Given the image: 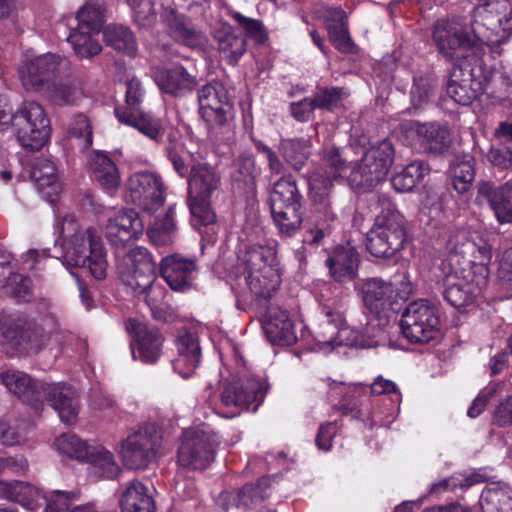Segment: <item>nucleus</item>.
I'll return each instance as SVG.
<instances>
[{
  "instance_id": "f257e3e1",
  "label": "nucleus",
  "mask_w": 512,
  "mask_h": 512,
  "mask_svg": "<svg viewBox=\"0 0 512 512\" xmlns=\"http://www.w3.org/2000/svg\"><path fill=\"white\" fill-rule=\"evenodd\" d=\"M495 237L481 235L465 243L471 253L468 267L454 270L444 279L443 296L451 306L460 309L470 305L486 288Z\"/></svg>"
},
{
  "instance_id": "f03ea898",
  "label": "nucleus",
  "mask_w": 512,
  "mask_h": 512,
  "mask_svg": "<svg viewBox=\"0 0 512 512\" xmlns=\"http://www.w3.org/2000/svg\"><path fill=\"white\" fill-rule=\"evenodd\" d=\"M7 389L38 410L42 406V393L51 407L57 411L62 422L71 424L79 413L77 391L65 383L41 384L38 386L32 378L21 371L8 370L0 374Z\"/></svg>"
},
{
  "instance_id": "7ed1b4c3",
  "label": "nucleus",
  "mask_w": 512,
  "mask_h": 512,
  "mask_svg": "<svg viewBox=\"0 0 512 512\" xmlns=\"http://www.w3.org/2000/svg\"><path fill=\"white\" fill-rule=\"evenodd\" d=\"M9 126L14 128L17 140L25 149H41L51 135L50 120L43 107L28 101L12 114L0 105V132Z\"/></svg>"
},
{
  "instance_id": "20e7f679",
  "label": "nucleus",
  "mask_w": 512,
  "mask_h": 512,
  "mask_svg": "<svg viewBox=\"0 0 512 512\" xmlns=\"http://www.w3.org/2000/svg\"><path fill=\"white\" fill-rule=\"evenodd\" d=\"M243 262L250 291L258 298L272 297L281 283L275 245L250 246L245 252Z\"/></svg>"
},
{
  "instance_id": "39448f33",
  "label": "nucleus",
  "mask_w": 512,
  "mask_h": 512,
  "mask_svg": "<svg viewBox=\"0 0 512 512\" xmlns=\"http://www.w3.org/2000/svg\"><path fill=\"white\" fill-rule=\"evenodd\" d=\"M475 36L500 53L512 32V7L508 0H487L474 9Z\"/></svg>"
},
{
  "instance_id": "423d86ee",
  "label": "nucleus",
  "mask_w": 512,
  "mask_h": 512,
  "mask_svg": "<svg viewBox=\"0 0 512 512\" xmlns=\"http://www.w3.org/2000/svg\"><path fill=\"white\" fill-rule=\"evenodd\" d=\"M129 198L140 207L143 213L155 216L154 224H174L176 207L169 206L163 213L158 211L165 201V187L159 175L153 172L140 171L128 180Z\"/></svg>"
},
{
  "instance_id": "0eeeda50",
  "label": "nucleus",
  "mask_w": 512,
  "mask_h": 512,
  "mask_svg": "<svg viewBox=\"0 0 512 512\" xmlns=\"http://www.w3.org/2000/svg\"><path fill=\"white\" fill-rule=\"evenodd\" d=\"M323 313L325 319L321 323L319 343L331 348L336 346L372 348L378 345V338L383 333L380 325L369 322L363 331H360L348 326L340 312L324 307Z\"/></svg>"
},
{
  "instance_id": "6e6552de",
  "label": "nucleus",
  "mask_w": 512,
  "mask_h": 512,
  "mask_svg": "<svg viewBox=\"0 0 512 512\" xmlns=\"http://www.w3.org/2000/svg\"><path fill=\"white\" fill-rule=\"evenodd\" d=\"M61 338L60 331H47L37 324L23 326L10 315L0 317V346L7 352L17 350L37 354L50 342L58 344Z\"/></svg>"
},
{
  "instance_id": "1a4fd4ad",
  "label": "nucleus",
  "mask_w": 512,
  "mask_h": 512,
  "mask_svg": "<svg viewBox=\"0 0 512 512\" xmlns=\"http://www.w3.org/2000/svg\"><path fill=\"white\" fill-rule=\"evenodd\" d=\"M220 438L205 424L185 429L177 449V464L188 470H204L215 459Z\"/></svg>"
},
{
  "instance_id": "9d476101",
  "label": "nucleus",
  "mask_w": 512,
  "mask_h": 512,
  "mask_svg": "<svg viewBox=\"0 0 512 512\" xmlns=\"http://www.w3.org/2000/svg\"><path fill=\"white\" fill-rule=\"evenodd\" d=\"M347 170V162L337 148L328 149L323 157V166L315 171L309 181L310 198L316 211L323 215L321 221L335 220L331 210L330 196L333 182L342 178Z\"/></svg>"
},
{
  "instance_id": "9b49d317",
  "label": "nucleus",
  "mask_w": 512,
  "mask_h": 512,
  "mask_svg": "<svg viewBox=\"0 0 512 512\" xmlns=\"http://www.w3.org/2000/svg\"><path fill=\"white\" fill-rule=\"evenodd\" d=\"M394 159L391 142L383 140L373 145L352 168L348 176L349 186L357 192L374 189L388 174Z\"/></svg>"
},
{
  "instance_id": "f8f14e48",
  "label": "nucleus",
  "mask_w": 512,
  "mask_h": 512,
  "mask_svg": "<svg viewBox=\"0 0 512 512\" xmlns=\"http://www.w3.org/2000/svg\"><path fill=\"white\" fill-rule=\"evenodd\" d=\"M199 112L213 135L232 132L233 104L228 90L220 82H211L198 90Z\"/></svg>"
},
{
  "instance_id": "ddd939ff",
  "label": "nucleus",
  "mask_w": 512,
  "mask_h": 512,
  "mask_svg": "<svg viewBox=\"0 0 512 512\" xmlns=\"http://www.w3.org/2000/svg\"><path fill=\"white\" fill-rule=\"evenodd\" d=\"M145 91L138 79L126 83L125 107L115 108V116L122 124L136 128L149 139L158 141L163 135L161 121L141 109Z\"/></svg>"
},
{
  "instance_id": "4468645a",
  "label": "nucleus",
  "mask_w": 512,
  "mask_h": 512,
  "mask_svg": "<svg viewBox=\"0 0 512 512\" xmlns=\"http://www.w3.org/2000/svg\"><path fill=\"white\" fill-rule=\"evenodd\" d=\"M69 71V60L54 53L23 61L18 69L21 83L27 91L44 90L54 78L65 76Z\"/></svg>"
},
{
  "instance_id": "2eb2a0df",
  "label": "nucleus",
  "mask_w": 512,
  "mask_h": 512,
  "mask_svg": "<svg viewBox=\"0 0 512 512\" xmlns=\"http://www.w3.org/2000/svg\"><path fill=\"white\" fill-rule=\"evenodd\" d=\"M432 42L437 51L449 60L467 58L475 44V37L461 23L438 19L431 28Z\"/></svg>"
},
{
  "instance_id": "dca6fc26",
  "label": "nucleus",
  "mask_w": 512,
  "mask_h": 512,
  "mask_svg": "<svg viewBox=\"0 0 512 512\" xmlns=\"http://www.w3.org/2000/svg\"><path fill=\"white\" fill-rule=\"evenodd\" d=\"M487 82L481 67L465 60L452 67L446 91L456 103L466 106L483 93Z\"/></svg>"
},
{
  "instance_id": "f3484780",
  "label": "nucleus",
  "mask_w": 512,
  "mask_h": 512,
  "mask_svg": "<svg viewBox=\"0 0 512 512\" xmlns=\"http://www.w3.org/2000/svg\"><path fill=\"white\" fill-rule=\"evenodd\" d=\"M438 326L435 308L423 300L410 303L400 321L402 334L411 343L429 342L435 337Z\"/></svg>"
},
{
  "instance_id": "a211bd4d",
  "label": "nucleus",
  "mask_w": 512,
  "mask_h": 512,
  "mask_svg": "<svg viewBox=\"0 0 512 512\" xmlns=\"http://www.w3.org/2000/svg\"><path fill=\"white\" fill-rule=\"evenodd\" d=\"M161 445L162 437L154 426L142 427L122 442L123 462L131 469H144L155 459Z\"/></svg>"
},
{
  "instance_id": "6ab92c4d",
  "label": "nucleus",
  "mask_w": 512,
  "mask_h": 512,
  "mask_svg": "<svg viewBox=\"0 0 512 512\" xmlns=\"http://www.w3.org/2000/svg\"><path fill=\"white\" fill-rule=\"evenodd\" d=\"M266 393L263 379L243 374L233 376L227 381L221 393V401L225 406H237L241 409L256 411Z\"/></svg>"
},
{
  "instance_id": "aec40b11",
  "label": "nucleus",
  "mask_w": 512,
  "mask_h": 512,
  "mask_svg": "<svg viewBox=\"0 0 512 512\" xmlns=\"http://www.w3.org/2000/svg\"><path fill=\"white\" fill-rule=\"evenodd\" d=\"M301 200L295 180L291 176L278 179L273 185L271 195V214L276 224L290 221V224H300Z\"/></svg>"
},
{
  "instance_id": "412c9836",
  "label": "nucleus",
  "mask_w": 512,
  "mask_h": 512,
  "mask_svg": "<svg viewBox=\"0 0 512 512\" xmlns=\"http://www.w3.org/2000/svg\"><path fill=\"white\" fill-rule=\"evenodd\" d=\"M122 282L132 287H147L156 278V263L144 247L131 249L117 265Z\"/></svg>"
},
{
  "instance_id": "4be33fe9",
  "label": "nucleus",
  "mask_w": 512,
  "mask_h": 512,
  "mask_svg": "<svg viewBox=\"0 0 512 512\" xmlns=\"http://www.w3.org/2000/svg\"><path fill=\"white\" fill-rule=\"evenodd\" d=\"M70 243L77 254V264L87 265L91 274L96 279L106 276L107 261L100 237L94 229L89 227L85 233H75L71 236Z\"/></svg>"
},
{
  "instance_id": "5701e85b",
  "label": "nucleus",
  "mask_w": 512,
  "mask_h": 512,
  "mask_svg": "<svg viewBox=\"0 0 512 512\" xmlns=\"http://www.w3.org/2000/svg\"><path fill=\"white\" fill-rule=\"evenodd\" d=\"M361 294L365 307L378 318V325L384 326L397 310L392 285L378 278L366 279Z\"/></svg>"
},
{
  "instance_id": "b1692460",
  "label": "nucleus",
  "mask_w": 512,
  "mask_h": 512,
  "mask_svg": "<svg viewBox=\"0 0 512 512\" xmlns=\"http://www.w3.org/2000/svg\"><path fill=\"white\" fill-rule=\"evenodd\" d=\"M129 327L134 333V342L131 344L133 358L147 364L155 363L162 353V334L156 327L135 319L129 320Z\"/></svg>"
},
{
  "instance_id": "393cba45",
  "label": "nucleus",
  "mask_w": 512,
  "mask_h": 512,
  "mask_svg": "<svg viewBox=\"0 0 512 512\" xmlns=\"http://www.w3.org/2000/svg\"><path fill=\"white\" fill-rule=\"evenodd\" d=\"M405 241V226H374L366 233L367 250L375 257L394 255Z\"/></svg>"
},
{
  "instance_id": "a878e982",
  "label": "nucleus",
  "mask_w": 512,
  "mask_h": 512,
  "mask_svg": "<svg viewBox=\"0 0 512 512\" xmlns=\"http://www.w3.org/2000/svg\"><path fill=\"white\" fill-rule=\"evenodd\" d=\"M177 357L172 361L173 369L182 378L191 377L201 362V348L195 333L182 331L175 341Z\"/></svg>"
},
{
  "instance_id": "bb28decb",
  "label": "nucleus",
  "mask_w": 512,
  "mask_h": 512,
  "mask_svg": "<svg viewBox=\"0 0 512 512\" xmlns=\"http://www.w3.org/2000/svg\"><path fill=\"white\" fill-rule=\"evenodd\" d=\"M359 262V254L351 241H348L345 245L337 246L326 260L330 276L340 283L355 279Z\"/></svg>"
},
{
  "instance_id": "cd10ccee",
  "label": "nucleus",
  "mask_w": 512,
  "mask_h": 512,
  "mask_svg": "<svg viewBox=\"0 0 512 512\" xmlns=\"http://www.w3.org/2000/svg\"><path fill=\"white\" fill-rule=\"evenodd\" d=\"M196 264L191 259L170 255L162 259L160 272L163 279L175 291H185L191 286Z\"/></svg>"
},
{
  "instance_id": "c85d7f7f",
  "label": "nucleus",
  "mask_w": 512,
  "mask_h": 512,
  "mask_svg": "<svg viewBox=\"0 0 512 512\" xmlns=\"http://www.w3.org/2000/svg\"><path fill=\"white\" fill-rule=\"evenodd\" d=\"M153 78L159 89L172 96H181L196 86V78L189 74L182 65L170 68H157Z\"/></svg>"
},
{
  "instance_id": "c756f323",
  "label": "nucleus",
  "mask_w": 512,
  "mask_h": 512,
  "mask_svg": "<svg viewBox=\"0 0 512 512\" xmlns=\"http://www.w3.org/2000/svg\"><path fill=\"white\" fill-rule=\"evenodd\" d=\"M255 160L251 154H242L233 163L231 172L232 186L235 192L245 196L254 209L257 188L255 181Z\"/></svg>"
},
{
  "instance_id": "7c9ffc66",
  "label": "nucleus",
  "mask_w": 512,
  "mask_h": 512,
  "mask_svg": "<svg viewBox=\"0 0 512 512\" xmlns=\"http://www.w3.org/2000/svg\"><path fill=\"white\" fill-rule=\"evenodd\" d=\"M161 19L167 26L170 35L175 40L189 47L204 45V34L196 29L189 19L178 14L173 8L164 7L161 13Z\"/></svg>"
},
{
  "instance_id": "2f4dec72",
  "label": "nucleus",
  "mask_w": 512,
  "mask_h": 512,
  "mask_svg": "<svg viewBox=\"0 0 512 512\" xmlns=\"http://www.w3.org/2000/svg\"><path fill=\"white\" fill-rule=\"evenodd\" d=\"M30 176L43 198L53 202L61 191L54 163L45 157L37 158L32 163Z\"/></svg>"
},
{
  "instance_id": "473e14b6",
  "label": "nucleus",
  "mask_w": 512,
  "mask_h": 512,
  "mask_svg": "<svg viewBox=\"0 0 512 512\" xmlns=\"http://www.w3.org/2000/svg\"><path fill=\"white\" fill-rule=\"evenodd\" d=\"M219 185L220 176L211 165L207 163H197L191 167L188 179L189 197L211 198Z\"/></svg>"
},
{
  "instance_id": "72a5a7b5",
  "label": "nucleus",
  "mask_w": 512,
  "mask_h": 512,
  "mask_svg": "<svg viewBox=\"0 0 512 512\" xmlns=\"http://www.w3.org/2000/svg\"><path fill=\"white\" fill-rule=\"evenodd\" d=\"M152 490L139 480L130 481L120 499L121 511L156 512Z\"/></svg>"
},
{
  "instance_id": "f704fd0d",
  "label": "nucleus",
  "mask_w": 512,
  "mask_h": 512,
  "mask_svg": "<svg viewBox=\"0 0 512 512\" xmlns=\"http://www.w3.org/2000/svg\"><path fill=\"white\" fill-rule=\"evenodd\" d=\"M414 130L420 146L428 153L442 154L451 145V135L445 126L436 123H415Z\"/></svg>"
},
{
  "instance_id": "c9c22d12",
  "label": "nucleus",
  "mask_w": 512,
  "mask_h": 512,
  "mask_svg": "<svg viewBox=\"0 0 512 512\" xmlns=\"http://www.w3.org/2000/svg\"><path fill=\"white\" fill-rule=\"evenodd\" d=\"M264 330L274 344L291 345L297 340L292 320L287 311L280 308L269 310V318L264 325Z\"/></svg>"
},
{
  "instance_id": "e433bc0d",
  "label": "nucleus",
  "mask_w": 512,
  "mask_h": 512,
  "mask_svg": "<svg viewBox=\"0 0 512 512\" xmlns=\"http://www.w3.org/2000/svg\"><path fill=\"white\" fill-rule=\"evenodd\" d=\"M482 512H512V488L504 482H492L480 495Z\"/></svg>"
},
{
  "instance_id": "4c0bfd02",
  "label": "nucleus",
  "mask_w": 512,
  "mask_h": 512,
  "mask_svg": "<svg viewBox=\"0 0 512 512\" xmlns=\"http://www.w3.org/2000/svg\"><path fill=\"white\" fill-rule=\"evenodd\" d=\"M215 39L219 51L230 65H236L246 52L245 37L237 34L228 24H223L216 30Z\"/></svg>"
},
{
  "instance_id": "58836bf2",
  "label": "nucleus",
  "mask_w": 512,
  "mask_h": 512,
  "mask_svg": "<svg viewBox=\"0 0 512 512\" xmlns=\"http://www.w3.org/2000/svg\"><path fill=\"white\" fill-rule=\"evenodd\" d=\"M270 486V477H262L257 483L246 484L235 492L225 493L223 497L229 500L231 506L248 509L269 496Z\"/></svg>"
},
{
  "instance_id": "ea45409f",
  "label": "nucleus",
  "mask_w": 512,
  "mask_h": 512,
  "mask_svg": "<svg viewBox=\"0 0 512 512\" xmlns=\"http://www.w3.org/2000/svg\"><path fill=\"white\" fill-rule=\"evenodd\" d=\"M89 167L99 184L108 190L120 185V173L113 160L104 152L93 151L89 156Z\"/></svg>"
},
{
  "instance_id": "a19ab883",
  "label": "nucleus",
  "mask_w": 512,
  "mask_h": 512,
  "mask_svg": "<svg viewBox=\"0 0 512 512\" xmlns=\"http://www.w3.org/2000/svg\"><path fill=\"white\" fill-rule=\"evenodd\" d=\"M105 43L114 50L129 56L137 51V41L133 32L126 26L110 24L103 31Z\"/></svg>"
},
{
  "instance_id": "79ce46f5",
  "label": "nucleus",
  "mask_w": 512,
  "mask_h": 512,
  "mask_svg": "<svg viewBox=\"0 0 512 512\" xmlns=\"http://www.w3.org/2000/svg\"><path fill=\"white\" fill-rule=\"evenodd\" d=\"M96 35L98 33H92L89 30L76 27L70 32L67 40L78 57L88 59L102 51L101 44L95 38Z\"/></svg>"
},
{
  "instance_id": "37998d69",
  "label": "nucleus",
  "mask_w": 512,
  "mask_h": 512,
  "mask_svg": "<svg viewBox=\"0 0 512 512\" xmlns=\"http://www.w3.org/2000/svg\"><path fill=\"white\" fill-rule=\"evenodd\" d=\"M44 92L47 98L58 106L74 105L82 98V91L72 80L53 81L48 84Z\"/></svg>"
},
{
  "instance_id": "c03bdc74",
  "label": "nucleus",
  "mask_w": 512,
  "mask_h": 512,
  "mask_svg": "<svg viewBox=\"0 0 512 512\" xmlns=\"http://www.w3.org/2000/svg\"><path fill=\"white\" fill-rule=\"evenodd\" d=\"M429 167L423 161H413L393 175L391 184L398 192L411 191L427 174Z\"/></svg>"
},
{
  "instance_id": "a18cd8bd",
  "label": "nucleus",
  "mask_w": 512,
  "mask_h": 512,
  "mask_svg": "<svg viewBox=\"0 0 512 512\" xmlns=\"http://www.w3.org/2000/svg\"><path fill=\"white\" fill-rule=\"evenodd\" d=\"M475 178V160L471 155L456 158L451 167L452 186L458 193L467 192Z\"/></svg>"
},
{
  "instance_id": "49530a36",
  "label": "nucleus",
  "mask_w": 512,
  "mask_h": 512,
  "mask_svg": "<svg viewBox=\"0 0 512 512\" xmlns=\"http://www.w3.org/2000/svg\"><path fill=\"white\" fill-rule=\"evenodd\" d=\"M311 142L306 139H283L279 151L294 169L300 170L310 156Z\"/></svg>"
},
{
  "instance_id": "de8ad7c7",
  "label": "nucleus",
  "mask_w": 512,
  "mask_h": 512,
  "mask_svg": "<svg viewBox=\"0 0 512 512\" xmlns=\"http://www.w3.org/2000/svg\"><path fill=\"white\" fill-rule=\"evenodd\" d=\"M86 462L91 465L92 473L100 477L112 479L119 473L113 454L103 447H92Z\"/></svg>"
},
{
  "instance_id": "09e8293b",
  "label": "nucleus",
  "mask_w": 512,
  "mask_h": 512,
  "mask_svg": "<svg viewBox=\"0 0 512 512\" xmlns=\"http://www.w3.org/2000/svg\"><path fill=\"white\" fill-rule=\"evenodd\" d=\"M489 203L501 224L512 222V182H508L489 194Z\"/></svg>"
},
{
  "instance_id": "8fccbe9b",
  "label": "nucleus",
  "mask_w": 512,
  "mask_h": 512,
  "mask_svg": "<svg viewBox=\"0 0 512 512\" xmlns=\"http://www.w3.org/2000/svg\"><path fill=\"white\" fill-rule=\"evenodd\" d=\"M79 501V492L56 490L47 497V506L43 512H93L88 505L74 506Z\"/></svg>"
},
{
  "instance_id": "3c124183",
  "label": "nucleus",
  "mask_w": 512,
  "mask_h": 512,
  "mask_svg": "<svg viewBox=\"0 0 512 512\" xmlns=\"http://www.w3.org/2000/svg\"><path fill=\"white\" fill-rule=\"evenodd\" d=\"M104 11L103 5L98 1L86 2L77 13V27L99 33L105 21Z\"/></svg>"
},
{
  "instance_id": "603ef678",
  "label": "nucleus",
  "mask_w": 512,
  "mask_h": 512,
  "mask_svg": "<svg viewBox=\"0 0 512 512\" xmlns=\"http://www.w3.org/2000/svg\"><path fill=\"white\" fill-rule=\"evenodd\" d=\"M55 446L59 453L78 461H86L92 449V446L73 434L59 436L55 440Z\"/></svg>"
},
{
  "instance_id": "864d4df0",
  "label": "nucleus",
  "mask_w": 512,
  "mask_h": 512,
  "mask_svg": "<svg viewBox=\"0 0 512 512\" xmlns=\"http://www.w3.org/2000/svg\"><path fill=\"white\" fill-rule=\"evenodd\" d=\"M131 289L137 294L145 295V302L150 307L154 318L158 320H166L164 315V300L167 291L161 284L155 283L154 280L147 287H132Z\"/></svg>"
},
{
  "instance_id": "5fc2aeb1",
  "label": "nucleus",
  "mask_w": 512,
  "mask_h": 512,
  "mask_svg": "<svg viewBox=\"0 0 512 512\" xmlns=\"http://www.w3.org/2000/svg\"><path fill=\"white\" fill-rule=\"evenodd\" d=\"M55 490L43 494L38 488L24 482H16V493L14 502H18L27 510L34 511L42 505V501L47 504L49 497Z\"/></svg>"
},
{
  "instance_id": "6e6d98bb",
  "label": "nucleus",
  "mask_w": 512,
  "mask_h": 512,
  "mask_svg": "<svg viewBox=\"0 0 512 512\" xmlns=\"http://www.w3.org/2000/svg\"><path fill=\"white\" fill-rule=\"evenodd\" d=\"M106 237L116 247H125L143 235V226H106Z\"/></svg>"
},
{
  "instance_id": "4d7b16f0",
  "label": "nucleus",
  "mask_w": 512,
  "mask_h": 512,
  "mask_svg": "<svg viewBox=\"0 0 512 512\" xmlns=\"http://www.w3.org/2000/svg\"><path fill=\"white\" fill-rule=\"evenodd\" d=\"M479 482L477 474H455L447 479H443L431 485L430 494L440 495L445 491H456L458 488L467 489Z\"/></svg>"
},
{
  "instance_id": "13d9d810",
  "label": "nucleus",
  "mask_w": 512,
  "mask_h": 512,
  "mask_svg": "<svg viewBox=\"0 0 512 512\" xmlns=\"http://www.w3.org/2000/svg\"><path fill=\"white\" fill-rule=\"evenodd\" d=\"M188 205L192 217L200 224H213L215 215L210 208V198L208 197H189Z\"/></svg>"
},
{
  "instance_id": "bf43d9fd",
  "label": "nucleus",
  "mask_w": 512,
  "mask_h": 512,
  "mask_svg": "<svg viewBox=\"0 0 512 512\" xmlns=\"http://www.w3.org/2000/svg\"><path fill=\"white\" fill-rule=\"evenodd\" d=\"M370 390L373 395L391 396V402L394 404L393 411L398 409V404L402 399V395L395 382L384 378L382 375H379L370 384Z\"/></svg>"
},
{
  "instance_id": "052dcab7",
  "label": "nucleus",
  "mask_w": 512,
  "mask_h": 512,
  "mask_svg": "<svg viewBox=\"0 0 512 512\" xmlns=\"http://www.w3.org/2000/svg\"><path fill=\"white\" fill-rule=\"evenodd\" d=\"M233 20L245 31L246 35L258 42H263L266 38L263 23L260 20L249 18L240 12H232Z\"/></svg>"
},
{
  "instance_id": "680f3d73",
  "label": "nucleus",
  "mask_w": 512,
  "mask_h": 512,
  "mask_svg": "<svg viewBox=\"0 0 512 512\" xmlns=\"http://www.w3.org/2000/svg\"><path fill=\"white\" fill-rule=\"evenodd\" d=\"M6 292L24 301L29 300L32 292L31 280L19 273L8 276Z\"/></svg>"
},
{
  "instance_id": "e2e57ef3",
  "label": "nucleus",
  "mask_w": 512,
  "mask_h": 512,
  "mask_svg": "<svg viewBox=\"0 0 512 512\" xmlns=\"http://www.w3.org/2000/svg\"><path fill=\"white\" fill-rule=\"evenodd\" d=\"M134 22L142 29L152 28L157 20L154 5L151 0H143L132 8Z\"/></svg>"
},
{
  "instance_id": "0e129e2a",
  "label": "nucleus",
  "mask_w": 512,
  "mask_h": 512,
  "mask_svg": "<svg viewBox=\"0 0 512 512\" xmlns=\"http://www.w3.org/2000/svg\"><path fill=\"white\" fill-rule=\"evenodd\" d=\"M344 94L343 88L331 87L318 91L312 97L316 109L332 110L336 107Z\"/></svg>"
},
{
  "instance_id": "69168bd1",
  "label": "nucleus",
  "mask_w": 512,
  "mask_h": 512,
  "mask_svg": "<svg viewBox=\"0 0 512 512\" xmlns=\"http://www.w3.org/2000/svg\"><path fill=\"white\" fill-rule=\"evenodd\" d=\"M402 221L403 216L394 203L382 200L377 204L374 224H400Z\"/></svg>"
},
{
  "instance_id": "338daca9",
  "label": "nucleus",
  "mask_w": 512,
  "mask_h": 512,
  "mask_svg": "<svg viewBox=\"0 0 512 512\" xmlns=\"http://www.w3.org/2000/svg\"><path fill=\"white\" fill-rule=\"evenodd\" d=\"M327 31L329 34L330 41L339 51H351L353 43L348 34L347 23L327 24Z\"/></svg>"
},
{
  "instance_id": "774afa93",
  "label": "nucleus",
  "mask_w": 512,
  "mask_h": 512,
  "mask_svg": "<svg viewBox=\"0 0 512 512\" xmlns=\"http://www.w3.org/2000/svg\"><path fill=\"white\" fill-rule=\"evenodd\" d=\"M486 157L494 167L500 170H507L512 167V149L508 146L492 145Z\"/></svg>"
}]
</instances>
